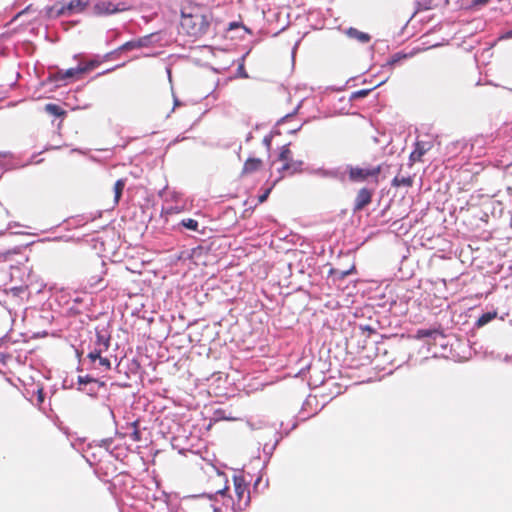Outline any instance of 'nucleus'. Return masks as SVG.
Returning a JSON list of instances; mask_svg holds the SVG:
<instances>
[{"mask_svg":"<svg viewBox=\"0 0 512 512\" xmlns=\"http://www.w3.org/2000/svg\"><path fill=\"white\" fill-rule=\"evenodd\" d=\"M182 29L190 36H198L207 31L208 22L206 17L195 7L181 9Z\"/></svg>","mask_w":512,"mask_h":512,"instance_id":"nucleus-1","label":"nucleus"},{"mask_svg":"<svg viewBox=\"0 0 512 512\" xmlns=\"http://www.w3.org/2000/svg\"><path fill=\"white\" fill-rule=\"evenodd\" d=\"M278 158L283 162V165L278 169L280 176L275 181L274 185L286 176H293L302 172L303 161L293 159L292 152L288 145H284L281 148Z\"/></svg>","mask_w":512,"mask_h":512,"instance_id":"nucleus-2","label":"nucleus"},{"mask_svg":"<svg viewBox=\"0 0 512 512\" xmlns=\"http://www.w3.org/2000/svg\"><path fill=\"white\" fill-rule=\"evenodd\" d=\"M88 3V0H70L68 3L57 2L54 6L47 7L46 10L47 14L54 18L71 16L83 12Z\"/></svg>","mask_w":512,"mask_h":512,"instance_id":"nucleus-3","label":"nucleus"},{"mask_svg":"<svg viewBox=\"0 0 512 512\" xmlns=\"http://www.w3.org/2000/svg\"><path fill=\"white\" fill-rule=\"evenodd\" d=\"M80 69L72 67L66 70L57 68L55 72H49L42 85L54 84L55 87L66 85L67 83L79 79Z\"/></svg>","mask_w":512,"mask_h":512,"instance_id":"nucleus-4","label":"nucleus"},{"mask_svg":"<svg viewBox=\"0 0 512 512\" xmlns=\"http://www.w3.org/2000/svg\"><path fill=\"white\" fill-rule=\"evenodd\" d=\"M251 51L252 46L246 47L241 56L233 59L230 66H226V83L234 79L249 78L248 72L245 69V60Z\"/></svg>","mask_w":512,"mask_h":512,"instance_id":"nucleus-5","label":"nucleus"},{"mask_svg":"<svg viewBox=\"0 0 512 512\" xmlns=\"http://www.w3.org/2000/svg\"><path fill=\"white\" fill-rule=\"evenodd\" d=\"M382 172V166L376 165V166H369L366 168L361 167H348V176L350 181L352 182H363L367 180L368 178H372L375 180V183H378V177L380 173Z\"/></svg>","mask_w":512,"mask_h":512,"instance_id":"nucleus-6","label":"nucleus"},{"mask_svg":"<svg viewBox=\"0 0 512 512\" xmlns=\"http://www.w3.org/2000/svg\"><path fill=\"white\" fill-rule=\"evenodd\" d=\"M433 144V137L430 136L428 133L418 135L415 143V148L410 154V167L413 165V163L422 161L423 155L426 154L429 150H431Z\"/></svg>","mask_w":512,"mask_h":512,"instance_id":"nucleus-7","label":"nucleus"},{"mask_svg":"<svg viewBox=\"0 0 512 512\" xmlns=\"http://www.w3.org/2000/svg\"><path fill=\"white\" fill-rule=\"evenodd\" d=\"M306 101L307 98H302L291 112H288L285 115L277 118L275 121L270 120L268 122L256 123L253 128H267L268 126L271 128H278L280 125L285 124L293 119L296 115H303L301 109L303 108Z\"/></svg>","mask_w":512,"mask_h":512,"instance_id":"nucleus-8","label":"nucleus"},{"mask_svg":"<svg viewBox=\"0 0 512 512\" xmlns=\"http://www.w3.org/2000/svg\"><path fill=\"white\" fill-rule=\"evenodd\" d=\"M233 484L236 495V504L238 508L241 509L242 506H246L250 501L248 484L242 475H234Z\"/></svg>","mask_w":512,"mask_h":512,"instance_id":"nucleus-9","label":"nucleus"},{"mask_svg":"<svg viewBox=\"0 0 512 512\" xmlns=\"http://www.w3.org/2000/svg\"><path fill=\"white\" fill-rule=\"evenodd\" d=\"M234 32H240V40H242L247 34L253 35V30L246 26L241 18H239L238 20H231L226 23V41L228 40V34H232ZM234 45V43L226 42V52H229Z\"/></svg>","mask_w":512,"mask_h":512,"instance_id":"nucleus-10","label":"nucleus"},{"mask_svg":"<svg viewBox=\"0 0 512 512\" xmlns=\"http://www.w3.org/2000/svg\"><path fill=\"white\" fill-rule=\"evenodd\" d=\"M416 54V50L413 49L411 52L406 53L404 51H398L391 55L386 62L382 65V69L392 71L396 66L403 63V61L413 57Z\"/></svg>","mask_w":512,"mask_h":512,"instance_id":"nucleus-11","label":"nucleus"},{"mask_svg":"<svg viewBox=\"0 0 512 512\" xmlns=\"http://www.w3.org/2000/svg\"><path fill=\"white\" fill-rule=\"evenodd\" d=\"M414 180L415 174L403 173L401 167L397 175L393 178L391 185L395 188H410L413 186Z\"/></svg>","mask_w":512,"mask_h":512,"instance_id":"nucleus-12","label":"nucleus"},{"mask_svg":"<svg viewBox=\"0 0 512 512\" xmlns=\"http://www.w3.org/2000/svg\"><path fill=\"white\" fill-rule=\"evenodd\" d=\"M92 14L98 17L114 15V3L104 0L98 1L92 7Z\"/></svg>","mask_w":512,"mask_h":512,"instance_id":"nucleus-13","label":"nucleus"},{"mask_svg":"<svg viewBox=\"0 0 512 512\" xmlns=\"http://www.w3.org/2000/svg\"><path fill=\"white\" fill-rule=\"evenodd\" d=\"M343 33L349 38L357 41L360 44H367L371 41L372 36L367 33L358 30L355 27H348L343 30Z\"/></svg>","mask_w":512,"mask_h":512,"instance_id":"nucleus-14","label":"nucleus"},{"mask_svg":"<svg viewBox=\"0 0 512 512\" xmlns=\"http://www.w3.org/2000/svg\"><path fill=\"white\" fill-rule=\"evenodd\" d=\"M372 201V191L367 188H361L356 196L354 210L361 211Z\"/></svg>","mask_w":512,"mask_h":512,"instance_id":"nucleus-15","label":"nucleus"},{"mask_svg":"<svg viewBox=\"0 0 512 512\" xmlns=\"http://www.w3.org/2000/svg\"><path fill=\"white\" fill-rule=\"evenodd\" d=\"M389 79V76H387L386 78L382 79L381 81H379L378 83H376L374 86L372 87H369V88H363V89H359V90H356V91H353L349 98H348V101L349 102H352V101H357V100H360V99H364L366 98L367 96H369L376 88L382 86L383 84H385Z\"/></svg>","mask_w":512,"mask_h":512,"instance_id":"nucleus-16","label":"nucleus"},{"mask_svg":"<svg viewBox=\"0 0 512 512\" xmlns=\"http://www.w3.org/2000/svg\"><path fill=\"white\" fill-rule=\"evenodd\" d=\"M444 338V333L441 329L433 328V329H419L416 332L415 338L418 340L424 338H431L436 340L437 338Z\"/></svg>","mask_w":512,"mask_h":512,"instance_id":"nucleus-17","label":"nucleus"},{"mask_svg":"<svg viewBox=\"0 0 512 512\" xmlns=\"http://www.w3.org/2000/svg\"><path fill=\"white\" fill-rule=\"evenodd\" d=\"M263 167V161L259 158H248L242 169L243 174H252L254 172L259 171Z\"/></svg>","mask_w":512,"mask_h":512,"instance_id":"nucleus-18","label":"nucleus"},{"mask_svg":"<svg viewBox=\"0 0 512 512\" xmlns=\"http://www.w3.org/2000/svg\"><path fill=\"white\" fill-rule=\"evenodd\" d=\"M85 281L89 288L103 289L105 287L103 284L102 272L100 274H93L91 271H87L85 274Z\"/></svg>","mask_w":512,"mask_h":512,"instance_id":"nucleus-19","label":"nucleus"},{"mask_svg":"<svg viewBox=\"0 0 512 512\" xmlns=\"http://www.w3.org/2000/svg\"><path fill=\"white\" fill-rule=\"evenodd\" d=\"M156 36H157V33H151V34L142 36L138 39H135L136 46L138 48L150 47L154 43V39L156 38Z\"/></svg>","mask_w":512,"mask_h":512,"instance_id":"nucleus-20","label":"nucleus"},{"mask_svg":"<svg viewBox=\"0 0 512 512\" xmlns=\"http://www.w3.org/2000/svg\"><path fill=\"white\" fill-rule=\"evenodd\" d=\"M45 111L55 117H62L66 115V111L58 104L48 103L45 105Z\"/></svg>","mask_w":512,"mask_h":512,"instance_id":"nucleus-21","label":"nucleus"},{"mask_svg":"<svg viewBox=\"0 0 512 512\" xmlns=\"http://www.w3.org/2000/svg\"><path fill=\"white\" fill-rule=\"evenodd\" d=\"M125 187V180L119 179L114 184V202L117 204L122 196Z\"/></svg>","mask_w":512,"mask_h":512,"instance_id":"nucleus-22","label":"nucleus"},{"mask_svg":"<svg viewBox=\"0 0 512 512\" xmlns=\"http://www.w3.org/2000/svg\"><path fill=\"white\" fill-rule=\"evenodd\" d=\"M95 345V348H102V350L106 351L110 345V338L102 335L101 333H97Z\"/></svg>","mask_w":512,"mask_h":512,"instance_id":"nucleus-23","label":"nucleus"},{"mask_svg":"<svg viewBox=\"0 0 512 512\" xmlns=\"http://www.w3.org/2000/svg\"><path fill=\"white\" fill-rule=\"evenodd\" d=\"M496 317V312H487L482 314L477 320V326L482 327L488 324L491 320Z\"/></svg>","mask_w":512,"mask_h":512,"instance_id":"nucleus-24","label":"nucleus"},{"mask_svg":"<svg viewBox=\"0 0 512 512\" xmlns=\"http://www.w3.org/2000/svg\"><path fill=\"white\" fill-rule=\"evenodd\" d=\"M181 225L191 231L198 230V222L194 219L188 218L181 221Z\"/></svg>","mask_w":512,"mask_h":512,"instance_id":"nucleus-25","label":"nucleus"},{"mask_svg":"<svg viewBox=\"0 0 512 512\" xmlns=\"http://www.w3.org/2000/svg\"><path fill=\"white\" fill-rule=\"evenodd\" d=\"M489 1L490 0H471L470 3L466 6V8L470 10H478L481 7L488 4Z\"/></svg>","mask_w":512,"mask_h":512,"instance_id":"nucleus-26","label":"nucleus"},{"mask_svg":"<svg viewBox=\"0 0 512 512\" xmlns=\"http://www.w3.org/2000/svg\"><path fill=\"white\" fill-rule=\"evenodd\" d=\"M137 48L138 47L136 46V41L134 39V40L127 41L124 44H122L121 46H119L118 50H119V52H122V51H130V50L137 49Z\"/></svg>","mask_w":512,"mask_h":512,"instance_id":"nucleus-27","label":"nucleus"},{"mask_svg":"<svg viewBox=\"0 0 512 512\" xmlns=\"http://www.w3.org/2000/svg\"><path fill=\"white\" fill-rule=\"evenodd\" d=\"M104 352L102 348H94L93 351H91L87 357L90 359L91 362H95L96 360H99L102 356L101 354Z\"/></svg>","mask_w":512,"mask_h":512,"instance_id":"nucleus-28","label":"nucleus"},{"mask_svg":"<svg viewBox=\"0 0 512 512\" xmlns=\"http://www.w3.org/2000/svg\"><path fill=\"white\" fill-rule=\"evenodd\" d=\"M508 39H512V28L511 29H508V30H505V31H502L499 33V35L497 36L494 44L498 41H503V40H508Z\"/></svg>","mask_w":512,"mask_h":512,"instance_id":"nucleus-29","label":"nucleus"},{"mask_svg":"<svg viewBox=\"0 0 512 512\" xmlns=\"http://www.w3.org/2000/svg\"><path fill=\"white\" fill-rule=\"evenodd\" d=\"M321 119L319 116H307L301 120V122L298 124L296 128L301 129L303 126L311 124L314 120Z\"/></svg>","mask_w":512,"mask_h":512,"instance_id":"nucleus-30","label":"nucleus"},{"mask_svg":"<svg viewBox=\"0 0 512 512\" xmlns=\"http://www.w3.org/2000/svg\"><path fill=\"white\" fill-rule=\"evenodd\" d=\"M129 10V6L126 4V2H118V3H114V11H115V14L117 13H120V12H124V11H127Z\"/></svg>","mask_w":512,"mask_h":512,"instance_id":"nucleus-31","label":"nucleus"},{"mask_svg":"<svg viewBox=\"0 0 512 512\" xmlns=\"http://www.w3.org/2000/svg\"><path fill=\"white\" fill-rule=\"evenodd\" d=\"M89 62V68H91V70L95 69L96 67H98L103 61L102 58H100L99 55H96L94 58H92L91 60L88 61Z\"/></svg>","mask_w":512,"mask_h":512,"instance_id":"nucleus-32","label":"nucleus"},{"mask_svg":"<svg viewBox=\"0 0 512 512\" xmlns=\"http://www.w3.org/2000/svg\"><path fill=\"white\" fill-rule=\"evenodd\" d=\"M76 67H78V69H80V74H84V73L92 71L91 68H89L90 66H89L88 61L79 62Z\"/></svg>","mask_w":512,"mask_h":512,"instance_id":"nucleus-33","label":"nucleus"},{"mask_svg":"<svg viewBox=\"0 0 512 512\" xmlns=\"http://www.w3.org/2000/svg\"><path fill=\"white\" fill-rule=\"evenodd\" d=\"M99 365L102 366L106 371L111 369V362L106 357H101L99 359Z\"/></svg>","mask_w":512,"mask_h":512,"instance_id":"nucleus-34","label":"nucleus"},{"mask_svg":"<svg viewBox=\"0 0 512 512\" xmlns=\"http://www.w3.org/2000/svg\"><path fill=\"white\" fill-rule=\"evenodd\" d=\"M416 9H417V11L431 9L430 1L429 2H423V3L420 2V1H416Z\"/></svg>","mask_w":512,"mask_h":512,"instance_id":"nucleus-35","label":"nucleus"},{"mask_svg":"<svg viewBox=\"0 0 512 512\" xmlns=\"http://www.w3.org/2000/svg\"><path fill=\"white\" fill-rule=\"evenodd\" d=\"M360 330L364 336L369 337L371 334L375 333V329L370 326H360Z\"/></svg>","mask_w":512,"mask_h":512,"instance_id":"nucleus-36","label":"nucleus"},{"mask_svg":"<svg viewBox=\"0 0 512 512\" xmlns=\"http://www.w3.org/2000/svg\"><path fill=\"white\" fill-rule=\"evenodd\" d=\"M91 382H95V379L92 378L91 376L89 375H86V376H79L78 377V383L79 384H87V383H91Z\"/></svg>","mask_w":512,"mask_h":512,"instance_id":"nucleus-37","label":"nucleus"},{"mask_svg":"<svg viewBox=\"0 0 512 512\" xmlns=\"http://www.w3.org/2000/svg\"><path fill=\"white\" fill-rule=\"evenodd\" d=\"M123 65H124V64L116 65V66H114V67H112V68H109V69H106V70H104V71H102V72H99V73H97V74H96L95 78L100 77V76H103V75H105V74H108V73H110V72L114 71L115 69H117V68H119V67H122Z\"/></svg>","mask_w":512,"mask_h":512,"instance_id":"nucleus-38","label":"nucleus"},{"mask_svg":"<svg viewBox=\"0 0 512 512\" xmlns=\"http://www.w3.org/2000/svg\"><path fill=\"white\" fill-rule=\"evenodd\" d=\"M118 53H119V50H118V48H117V49H115V50H113V51H111V52L106 53V54L102 57V59H103V61H108V60L112 59V58L114 57V55H116V54H118Z\"/></svg>","mask_w":512,"mask_h":512,"instance_id":"nucleus-39","label":"nucleus"},{"mask_svg":"<svg viewBox=\"0 0 512 512\" xmlns=\"http://www.w3.org/2000/svg\"><path fill=\"white\" fill-rule=\"evenodd\" d=\"M272 188H268L265 190V192L258 197L259 203H263L267 200Z\"/></svg>","mask_w":512,"mask_h":512,"instance_id":"nucleus-40","label":"nucleus"},{"mask_svg":"<svg viewBox=\"0 0 512 512\" xmlns=\"http://www.w3.org/2000/svg\"><path fill=\"white\" fill-rule=\"evenodd\" d=\"M131 437L134 441H140L141 440V433L138 429H135L133 433L131 434Z\"/></svg>","mask_w":512,"mask_h":512,"instance_id":"nucleus-41","label":"nucleus"},{"mask_svg":"<svg viewBox=\"0 0 512 512\" xmlns=\"http://www.w3.org/2000/svg\"><path fill=\"white\" fill-rule=\"evenodd\" d=\"M216 99H217V95H216V91L215 90H213L211 93H209L206 96L207 104H209L211 100H216Z\"/></svg>","mask_w":512,"mask_h":512,"instance_id":"nucleus-42","label":"nucleus"},{"mask_svg":"<svg viewBox=\"0 0 512 512\" xmlns=\"http://www.w3.org/2000/svg\"><path fill=\"white\" fill-rule=\"evenodd\" d=\"M31 7H32L31 5H28L27 7H25L23 10H21V11L17 14V16H16V17H20V16H22V15H24V14L28 13V12L30 11Z\"/></svg>","mask_w":512,"mask_h":512,"instance_id":"nucleus-43","label":"nucleus"},{"mask_svg":"<svg viewBox=\"0 0 512 512\" xmlns=\"http://www.w3.org/2000/svg\"><path fill=\"white\" fill-rule=\"evenodd\" d=\"M239 34H240V32H234L232 34H228V39H230V41H233L234 39H239Z\"/></svg>","mask_w":512,"mask_h":512,"instance_id":"nucleus-44","label":"nucleus"},{"mask_svg":"<svg viewBox=\"0 0 512 512\" xmlns=\"http://www.w3.org/2000/svg\"><path fill=\"white\" fill-rule=\"evenodd\" d=\"M377 76V74H374L371 76V78H363L362 81H361V84H368V83H372V79L375 78Z\"/></svg>","mask_w":512,"mask_h":512,"instance_id":"nucleus-45","label":"nucleus"},{"mask_svg":"<svg viewBox=\"0 0 512 512\" xmlns=\"http://www.w3.org/2000/svg\"><path fill=\"white\" fill-rule=\"evenodd\" d=\"M9 156L8 152L0 151V158H7Z\"/></svg>","mask_w":512,"mask_h":512,"instance_id":"nucleus-46","label":"nucleus"},{"mask_svg":"<svg viewBox=\"0 0 512 512\" xmlns=\"http://www.w3.org/2000/svg\"><path fill=\"white\" fill-rule=\"evenodd\" d=\"M182 103L177 99V98H174V108L176 106H180Z\"/></svg>","mask_w":512,"mask_h":512,"instance_id":"nucleus-47","label":"nucleus"},{"mask_svg":"<svg viewBox=\"0 0 512 512\" xmlns=\"http://www.w3.org/2000/svg\"><path fill=\"white\" fill-rule=\"evenodd\" d=\"M356 80V77H351L346 81V85H349L351 82H354Z\"/></svg>","mask_w":512,"mask_h":512,"instance_id":"nucleus-48","label":"nucleus"},{"mask_svg":"<svg viewBox=\"0 0 512 512\" xmlns=\"http://www.w3.org/2000/svg\"><path fill=\"white\" fill-rule=\"evenodd\" d=\"M166 71H167V74H168V78L171 81V69L169 67H167Z\"/></svg>","mask_w":512,"mask_h":512,"instance_id":"nucleus-49","label":"nucleus"},{"mask_svg":"<svg viewBox=\"0 0 512 512\" xmlns=\"http://www.w3.org/2000/svg\"><path fill=\"white\" fill-rule=\"evenodd\" d=\"M510 124H512V120H511V121H510V120H506V121H504V123H503V125H505V126H508V125H510Z\"/></svg>","mask_w":512,"mask_h":512,"instance_id":"nucleus-50","label":"nucleus"},{"mask_svg":"<svg viewBox=\"0 0 512 512\" xmlns=\"http://www.w3.org/2000/svg\"><path fill=\"white\" fill-rule=\"evenodd\" d=\"M286 26H284L282 29H280L278 32H275L274 36H277L280 32H282L285 29Z\"/></svg>","mask_w":512,"mask_h":512,"instance_id":"nucleus-51","label":"nucleus"},{"mask_svg":"<svg viewBox=\"0 0 512 512\" xmlns=\"http://www.w3.org/2000/svg\"><path fill=\"white\" fill-rule=\"evenodd\" d=\"M299 42H300V40H298L297 42H295V45H294L293 50H294V49H296V47L298 46Z\"/></svg>","mask_w":512,"mask_h":512,"instance_id":"nucleus-52","label":"nucleus"},{"mask_svg":"<svg viewBox=\"0 0 512 512\" xmlns=\"http://www.w3.org/2000/svg\"><path fill=\"white\" fill-rule=\"evenodd\" d=\"M378 97H379V93H376V94L374 95V98H375V99H378Z\"/></svg>","mask_w":512,"mask_h":512,"instance_id":"nucleus-53","label":"nucleus"},{"mask_svg":"<svg viewBox=\"0 0 512 512\" xmlns=\"http://www.w3.org/2000/svg\"><path fill=\"white\" fill-rule=\"evenodd\" d=\"M218 493L224 495V490H220Z\"/></svg>","mask_w":512,"mask_h":512,"instance_id":"nucleus-54","label":"nucleus"},{"mask_svg":"<svg viewBox=\"0 0 512 512\" xmlns=\"http://www.w3.org/2000/svg\"><path fill=\"white\" fill-rule=\"evenodd\" d=\"M226 7L228 6V2H225ZM228 13V10L226 9V14Z\"/></svg>","mask_w":512,"mask_h":512,"instance_id":"nucleus-55","label":"nucleus"},{"mask_svg":"<svg viewBox=\"0 0 512 512\" xmlns=\"http://www.w3.org/2000/svg\"><path fill=\"white\" fill-rule=\"evenodd\" d=\"M400 128L404 129V128H407V127L406 126H401ZM408 128H411V126H409Z\"/></svg>","mask_w":512,"mask_h":512,"instance_id":"nucleus-56","label":"nucleus"}]
</instances>
